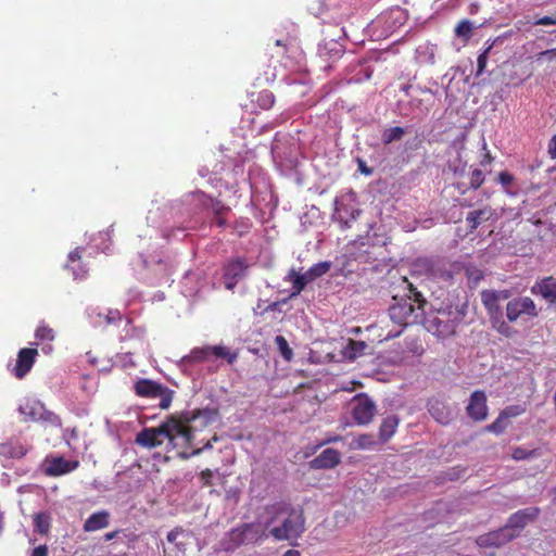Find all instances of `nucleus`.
<instances>
[{"instance_id": "obj_1", "label": "nucleus", "mask_w": 556, "mask_h": 556, "mask_svg": "<svg viewBox=\"0 0 556 556\" xmlns=\"http://www.w3.org/2000/svg\"><path fill=\"white\" fill-rule=\"evenodd\" d=\"M213 419L214 413L210 409L170 415L159 427L140 431L136 443L153 448L167 441L169 448L176 450L180 458L187 459L200 454L203 448L211 447L210 440L201 437V433Z\"/></svg>"}, {"instance_id": "obj_2", "label": "nucleus", "mask_w": 556, "mask_h": 556, "mask_svg": "<svg viewBox=\"0 0 556 556\" xmlns=\"http://www.w3.org/2000/svg\"><path fill=\"white\" fill-rule=\"evenodd\" d=\"M270 518L268 535L276 541H289L299 539L305 530V519L301 509H295L288 504H275L267 507Z\"/></svg>"}, {"instance_id": "obj_3", "label": "nucleus", "mask_w": 556, "mask_h": 556, "mask_svg": "<svg viewBox=\"0 0 556 556\" xmlns=\"http://www.w3.org/2000/svg\"><path fill=\"white\" fill-rule=\"evenodd\" d=\"M409 287V294L393 296L394 303L389 307L391 320L400 327L393 337L400 336L403 328L409 325L421 324L425 315L426 300L412 285Z\"/></svg>"}, {"instance_id": "obj_4", "label": "nucleus", "mask_w": 556, "mask_h": 556, "mask_svg": "<svg viewBox=\"0 0 556 556\" xmlns=\"http://www.w3.org/2000/svg\"><path fill=\"white\" fill-rule=\"evenodd\" d=\"M466 315L465 306L447 305L437 309L435 314L424 315L421 324L427 331L444 339L453 336L458 325L464 320Z\"/></svg>"}, {"instance_id": "obj_5", "label": "nucleus", "mask_w": 556, "mask_h": 556, "mask_svg": "<svg viewBox=\"0 0 556 556\" xmlns=\"http://www.w3.org/2000/svg\"><path fill=\"white\" fill-rule=\"evenodd\" d=\"M269 523L265 522H244L227 532L222 541L223 549L232 552L242 545L258 544L266 540L268 535Z\"/></svg>"}, {"instance_id": "obj_6", "label": "nucleus", "mask_w": 556, "mask_h": 556, "mask_svg": "<svg viewBox=\"0 0 556 556\" xmlns=\"http://www.w3.org/2000/svg\"><path fill=\"white\" fill-rule=\"evenodd\" d=\"M136 395L147 399H160L159 406L167 409L173 401L174 391L151 379H139L134 384Z\"/></svg>"}, {"instance_id": "obj_7", "label": "nucleus", "mask_w": 556, "mask_h": 556, "mask_svg": "<svg viewBox=\"0 0 556 556\" xmlns=\"http://www.w3.org/2000/svg\"><path fill=\"white\" fill-rule=\"evenodd\" d=\"M352 415L356 424L367 425L376 414V404L366 394H357L351 401Z\"/></svg>"}, {"instance_id": "obj_8", "label": "nucleus", "mask_w": 556, "mask_h": 556, "mask_svg": "<svg viewBox=\"0 0 556 556\" xmlns=\"http://www.w3.org/2000/svg\"><path fill=\"white\" fill-rule=\"evenodd\" d=\"M521 315L530 317L539 315L535 303L529 296L515 298L506 305V317L510 323L516 321Z\"/></svg>"}, {"instance_id": "obj_9", "label": "nucleus", "mask_w": 556, "mask_h": 556, "mask_svg": "<svg viewBox=\"0 0 556 556\" xmlns=\"http://www.w3.org/2000/svg\"><path fill=\"white\" fill-rule=\"evenodd\" d=\"M248 267L249 266L245 263V260L242 257H237L229 261L225 265L223 274L225 288L228 290H233L239 280L245 276Z\"/></svg>"}, {"instance_id": "obj_10", "label": "nucleus", "mask_w": 556, "mask_h": 556, "mask_svg": "<svg viewBox=\"0 0 556 556\" xmlns=\"http://www.w3.org/2000/svg\"><path fill=\"white\" fill-rule=\"evenodd\" d=\"M515 539V534L509 532V529L504 526L497 530L490 531L488 533L481 534L477 538L476 543L480 547L484 548H498L509 543Z\"/></svg>"}, {"instance_id": "obj_11", "label": "nucleus", "mask_w": 556, "mask_h": 556, "mask_svg": "<svg viewBox=\"0 0 556 556\" xmlns=\"http://www.w3.org/2000/svg\"><path fill=\"white\" fill-rule=\"evenodd\" d=\"M538 507H527L513 514L505 525L510 533L515 534V539L519 536L521 530L539 516Z\"/></svg>"}, {"instance_id": "obj_12", "label": "nucleus", "mask_w": 556, "mask_h": 556, "mask_svg": "<svg viewBox=\"0 0 556 556\" xmlns=\"http://www.w3.org/2000/svg\"><path fill=\"white\" fill-rule=\"evenodd\" d=\"M38 356L37 349L23 348L17 353V358L12 372L15 378L23 379L33 368L36 357Z\"/></svg>"}, {"instance_id": "obj_13", "label": "nucleus", "mask_w": 556, "mask_h": 556, "mask_svg": "<svg viewBox=\"0 0 556 556\" xmlns=\"http://www.w3.org/2000/svg\"><path fill=\"white\" fill-rule=\"evenodd\" d=\"M467 415L475 421H482L488 416L486 395L483 391H475L466 407Z\"/></svg>"}, {"instance_id": "obj_14", "label": "nucleus", "mask_w": 556, "mask_h": 556, "mask_svg": "<svg viewBox=\"0 0 556 556\" xmlns=\"http://www.w3.org/2000/svg\"><path fill=\"white\" fill-rule=\"evenodd\" d=\"M78 460H67L64 457L47 458V467L45 472L51 477H58L70 473L78 468Z\"/></svg>"}, {"instance_id": "obj_15", "label": "nucleus", "mask_w": 556, "mask_h": 556, "mask_svg": "<svg viewBox=\"0 0 556 556\" xmlns=\"http://www.w3.org/2000/svg\"><path fill=\"white\" fill-rule=\"evenodd\" d=\"M429 414L440 424L447 425L454 417V410L443 401L432 399L428 402Z\"/></svg>"}, {"instance_id": "obj_16", "label": "nucleus", "mask_w": 556, "mask_h": 556, "mask_svg": "<svg viewBox=\"0 0 556 556\" xmlns=\"http://www.w3.org/2000/svg\"><path fill=\"white\" fill-rule=\"evenodd\" d=\"M450 149L453 150L456 153V157L454 160H450L447 162V168L458 177H462L466 173L467 162L463 160L462 157V151L465 149V142L464 138H457L455 139L451 146Z\"/></svg>"}, {"instance_id": "obj_17", "label": "nucleus", "mask_w": 556, "mask_h": 556, "mask_svg": "<svg viewBox=\"0 0 556 556\" xmlns=\"http://www.w3.org/2000/svg\"><path fill=\"white\" fill-rule=\"evenodd\" d=\"M531 293L541 295L548 303L556 301V278L548 276L536 281L531 288Z\"/></svg>"}, {"instance_id": "obj_18", "label": "nucleus", "mask_w": 556, "mask_h": 556, "mask_svg": "<svg viewBox=\"0 0 556 556\" xmlns=\"http://www.w3.org/2000/svg\"><path fill=\"white\" fill-rule=\"evenodd\" d=\"M340 463V453L334 448H326L309 462L312 469H331Z\"/></svg>"}, {"instance_id": "obj_19", "label": "nucleus", "mask_w": 556, "mask_h": 556, "mask_svg": "<svg viewBox=\"0 0 556 556\" xmlns=\"http://www.w3.org/2000/svg\"><path fill=\"white\" fill-rule=\"evenodd\" d=\"M43 404L38 400H27L18 408L24 421H39L42 417Z\"/></svg>"}, {"instance_id": "obj_20", "label": "nucleus", "mask_w": 556, "mask_h": 556, "mask_svg": "<svg viewBox=\"0 0 556 556\" xmlns=\"http://www.w3.org/2000/svg\"><path fill=\"white\" fill-rule=\"evenodd\" d=\"M110 514L106 510L94 513L84 523L86 532H93L109 526Z\"/></svg>"}, {"instance_id": "obj_21", "label": "nucleus", "mask_w": 556, "mask_h": 556, "mask_svg": "<svg viewBox=\"0 0 556 556\" xmlns=\"http://www.w3.org/2000/svg\"><path fill=\"white\" fill-rule=\"evenodd\" d=\"M190 535L191 532L189 530L177 526L167 533L166 540L168 543L174 544L176 552L185 553L187 549V544L186 542L179 540V538H190Z\"/></svg>"}, {"instance_id": "obj_22", "label": "nucleus", "mask_w": 556, "mask_h": 556, "mask_svg": "<svg viewBox=\"0 0 556 556\" xmlns=\"http://www.w3.org/2000/svg\"><path fill=\"white\" fill-rule=\"evenodd\" d=\"M492 216L491 207H483L476 211H471L466 216V222L469 225L470 232L476 230L483 222H486Z\"/></svg>"}, {"instance_id": "obj_23", "label": "nucleus", "mask_w": 556, "mask_h": 556, "mask_svg": "<svg viewBox=\"0 0 556 556\" xmlns=\"http://www.w3.org/2000/svg\"><path fill=\"white\" fill-rule=\"evenodd\" d=\"M399 425V417L396 415H390L386 417L379 429V439L382 443H386L395 432Z\"/></svg>"}, {"instance_id": "obj_24", "label": "nucleus", "mask_w": 556, "mask_h": 556, "mask_svg": "<svg viewBox=\"0 0 556 556\" xmlns=\"http://www.w3.org/2000/svg\"><path fill=\"white\" fill-rule=\"evenodd\" d=\"M33 523L35 531L41 535H48L51 529V517L48 513L40 511L34 515Z\"/></svg>"}, {"instance_id": "obj_25", "label": "nucleus", "mask_w": 556, "mask_h": 556, "mask_svg": "<svg viewBox=\"0 0 556 556\" xmlns=\"http://www.w3.org/2000/svg\"><path fill=\"white\" fill-rule=\"evenodd\" d=\"M289 277L292 282V295L300 294L305 289L306 285L312 282L307 278L306 273L299 274L295 270H291Z\"/></svg>"}, {"instance_id": "obj_26", "label": "nucleus", "mask_w": 556, "mask_h": 556, "mask_svg": "<svg viewBox=\"0 0 556 556\" xmlns=\"http://www.w3.org/2000/svg\"><path fill=\"white\" fill-rule=\"evenodd\" d=\"M480 295H481V301L490 316L491 323H493L497 318H502L503 314H502V308H501L498 302L493 301L491 298L486 296L482 292L480 293Z\"/></svg>"}, {"instance_id": "obj_27", "label": "nucleus", "mask_w": 556, "mask_h": 556, "mask_svg": "<svg viewBox=\"0 0 556 556\" xmlns=\"http://www.w3.org/2000/svg\"><path fill=\"white\" fill-rule=\"evenodd\" d=\"M26 453V447L20 443H5L0 445V454L11 458H22Z\"/></svg>"}, {"instance_id": "obj_28", "label": "nucleus", "mask_w": 556, "mask_h": 556, "mask_svg": "<svg viewBox=\"0 0 556 556\" xmlns=\"http://www.w3.org/2000/svg\"><path fill=\"white\" fill-rule=\"evenodd\" d=\"M81 260V251L79 248L75 249L68 254V263L66 265L67 268H70L74 276L76 278L83 277L86 273L85 269H83L79 265V262Z\"/></svg>"}, {"instance_id": "obj_29", "label": "nucleus", "mask_w": 556, "mask_h": 556, "mask_svg": "<svg viewBox=\"0 0 556 556\" xmlns=\"http://www.w3.org/2000/svg\"><path fill=\"white\" fill-rule=\"evenodd\" d=\"M194 195L198 197L199 200L204 205H210L213 208L216 216H222L224 213H226L228 211V207L224 206L220 203V201H217L210 197H206L202 191L195 192Z\"/></svg>"}, {"instance_id": "obj_30", "label": "nucleus", "mask_w": 556, "mask_h": 556, "mask_svg": "<svg viewBox=\"0 0 556 556\" xmlns=\"http://www.w3.org/2000/svg\"><path fill=\"white\" fill-rule=\"evenodd\" d=\"M331 268V262L325 261L314 264L305 273L311 281L326 275Z\"/></svg>"}, {"instance_id": "obj_31", "label": "nucleus", "mask_w": 556, "mask_h": 556, "mask_svg": "<svg viewBox=\"0 0 556 556\" xmlns=\"http://www.w3.org/2000/svg\"><path fill=\"white\" fill-rule=\"evenodd\" d=\"M501 41V37L495 38L491 43H489V46L483 50V52L479 54L477 60V76L483 74L486 67L488 58L491 54L493 47Z\"/></svg>"}, {"instance_id": "obj_32", "label": "nucleus", "mask_w": 556, "mask_h": 556, "mask_svg": "<svg viewBox=\"0 0 556 556\" xmlns=\"http://www.w3.org/2000/svg\"><path fill=\"white\" fill-rule=\"evenodd\" d=\"M477 28V25L469 21V20H463L460 21L456 28H455V35L458 37V38H462L464 39L465 41L469 40L471 35H472V30Z\"/></svg>"}, {"instance_id": "obj_33", "label": "nucleus", "mask_w": 556, "mask_h": 556, "mask_svg": "<svg viewBox=\"0 0 556 556\" xmlns=\"http://www.w3.org/2000/svg\"><path fill=\"white\" fill-rule=\"evenodd\" d=\"M211 355H214L217 358H224L228 364H233L238 358L237 352H230L223 345L211 346Z\"/></svg>"}, {"instance_id": "obj_34", "label": "nucleus", "mask_w": 556, "mask_h": 556, "mask_svg": "<svg viewBox=\"0 0 556 556\" xmlns=\"http://www.w3.org/2000/svg\"><path fill=\"white\" fill-rule=\"evenodd\" d=\"M405 135V129L400 126L391 127L382 132L381 140L384 144H389L393 141H400Z\"/></svg>"}, {"instance_id": "obj_35", "label": "nucleus", "mask_w": 556, "mask_h": 556, "mask_svg": "<svg viewBox=\"0 0 556 556\" xmlns=\"http://www.w3.org/2000/svg\"><path fill=\"white\" fill-rule=\"evenodd\" d=\"M370 348L367 344V342H365L363 340L356 341V340L350 339V361H353L359 356L367 354L368 353L367 351Z\"/></svg>"}, {"instance_id": "obj_36", "label": "nucleus", "mask_w": 556, "mask_h": 556, "mask_svg": "<svg viewBox=\"0 0 556 556\" xmlns=\"http://www.w3.org/2000/svg\"><path fill=\"white\" fill-rule=\"evenodd\" d=\"M515 460L532 459L541 456L539 448L527 450L521 446H517L513 450L511 454Z\"/></svg>"}, {"instance_id": "obj_37", "label": "nucleus", "mask_w": 556, "mask_h": 556, "mask_svg": "<svg viewBox=\"0 0 556 556\" xmlns=\"http://www.w3.org/2000/svg\"><path fill=\"white\" fill-rule=\"evenodd\" d=\"M211 355V346L193 349L186 357L190 363H201L206 361Z\"/></svg>"}, {"instance_id": "obj_38", "label": "nucleus", "mask_w": 556, "mask_h": 556, "mask_svg": "<svg viewBox=\"0 0 556 556\" xmlns=\"http://www.w3.org/2000/svg\"><path fill=\"white\" fill-rule=\"evenodd\" d=\"M35 337L40 342H51V341H53L55 339V332L48 325L41 324L36 329Z\"/></svg>"}, {"instance_id": "obj_39", "label": "nucleus", "mask_w": 556, "mask_h": 556, "mask_svg": "<svg viewBox=\"0 0 556 556\" xmlns=\"http://www.w3.org/2000/svg\"><path fill=\"white\" fill-rule=\"evenodd\" d=\"M275 342L281 356L288 362L291 361L293 357V351L289 346L287 339L283 336H277L275 338Z\"/></svg>"}, {"instance_id": "obj_40", "label": "nucleus", "mask_w": 556, "mask_h": 556, "mask_svg": "<svg viewBox=\"0 0 556 556\" xmlns=\"http://www.w3.org/2000/svg\"><path fill=\"white\" fill-rule=\"evenodd\" d=\"M255 101L261 109L268 110L274 105L275 97L271 91L263 90V91L258 92Z\"/></svg>"}, {"instance_id": "obj_41", "label": "nucleus", "mask_w": 556, "mask_h": 556, "mask_svg": "<svg viewBox=\"0 0 556 556\" xmlns=\"http://www.w3.org/2000/svg\"><path fill=\"white\" fill-rule=\"evenodd\" d=\"M509 421L500 413L498 417L490 425L486 426L489 432L501 434L508 427Z\"/></svg>"}, {"instance_id": "obj_42", "label": "nucleus", "mask_w": 556, "mask_h": 556, "mask_svg": "<svg viewBox=\"0 0 556 556\" xmlns=\"http://www.w3.org/2000/svg\"><path fill=\"white\" fill-rule=\"evenodd\" d=\"M354 444L357 448L372 450L377 445V441L375 440L372 434H361L354 441Z\"/></svg>"}, {"instance_id": "obj_43", "label": "nucleus", "mask_w": 556, "mask_h": 556, "mask_svg": "<svg viewBox=\"0 0 556 556\" xmlns=\"http://www.w3.org/2000/svg\"><path fill=\"white\" fill-rule=\"evenodd\" d=\"M41 422L53 426V427H61L62 420L59 415L54 414L51 410H48L45 406L42 408V417L40 418Z\"/></svg>"}, {"instance_id": "obj_44", "label": "nucleus", "mask_w": 556, "mask_h": 556, "mask_svg": "<svg viewBox=\"0 0 556 556\" xmlns=\"http://www.w3.org/2000/svg\"><path fill=\"white\" fill-rule=\"evenodd\" d=\"M486 296L491 298L493 301H496L500 303V301L508 300L511 296L510 290H483L481 291Z\"/></svg>"}, {"instance_id": "obj_45", "label": "nucleus", "mask_w": 556, "mask_h": 556, "mask_svg": "<svg viewBox=\"0 0 556 556\" xmlns=\"http://www.w3.org/2000/svg\"><path fill=\"white\" fill-rule=\"evenodd\" d=\"M492 325L502 336L509 338L514 333L513 328L503 318L495 319Z\"/></svg>"}, {"instance_id": "obj_46", "label": "nucleus", "mask_w": 556, "mask_h": 556, "mask_svg": "<svg viewBox=\"0 0 556 556\" xmlns=\"http://www.w3.org/2000/svg\"><path fill=\"white\" fill-rule=\"evenodd\" d=\"M525 412L520 405H511L504 408L501 414L509 421L510 418L517 417Z\"/></svg>"}, {"instance_id": "obj_47", "label": "nucleus", "mask_w": 556, "mask_h": 556, "mask_svg": "<svg viewBox=\"0 0 556 556\" xmlns=\"http://www.w3.org/2000/svg\"><path fill=\"white\" fill-rule=\"evenodd\" d=\"M484 181V175L480 169H473L470 177V188L478 189Z\"/></svg>"}, {"instance_id": "obj_48", "label": "nucleus", "mask_w": 556, "mask_h": 556, "mask_svg": "<svg viewBox=\"0 0 556 556\" xmlns=\"http://www.w3.org/2000/svg\"><path fill=\"white\" fill-rule=\"evenodd\" d=\"M497 181L505 188V191L507 193H511L508 190V186L511 185L514 181V176L511 174H509L508 172H501L498 174Z\"/></svg>"}, {"instance_id": "obj_49", "label": "nucleus", "mask_w": 556, "mask_h": 556, "mask_svg": "<svg viewBox=\"0 0 556 556\" xmlns=\"http://www.w3.org/2000/svg\"><path fill=\"white\" fill-rule=\"evenodd\" d=\"M535 56H536V61L545 60L549 63L555 62L556 61V48L541 51Z\"/></svg>"}, {"instance_id": "obj_50", "label": "nucleus", "mask_w": 556, "mask_h": 556, "mask_svg": "<svg viewBox=\"0 0 556 556\" xmlns=\"http://www.w3.org/2000/svg\"><path fill=\"white\" fill-rule=\"evenodd\" d=\"M213 471L211 469H204L200 472L199 478L201 480L202 486H211L213 485Z\"/></svg>"}, {"instance_id": "obj_51", "label": "nucleus", "mask_w": 556, "mask_h": 556, "mask_svg": "<svg viewBox=\"0 0 556 556\" xmlns=\"http://www.w3.org/2000/svg\"><path fill=\"white\" fill-rule=\"evenodd\" d=\"M371 74H372V70L369 66L362 67L357 74H355L352 78H350V83L352 80L359 83L363 79H368V78H370Z\"/></svg>"}, {"instance_id": "obj_52", "label": "nucleus", "mask_w": 556, "mask_h": 556, "mask_svg": "<svg viewBox=\"0 0 556 556\" xmlns=\"http://www.w3.org/2000/svg\"><path fill=\"white\" fill-rule=\"evenodd\" d=\"M106 324H115L122 320V315L118 311H109V313L104 316Z\"/></svg>"}, {"instance_id": "obj_53", "label": "nucleus", "mask_w": 556, "mask_h": 556, "mask_svg": "<svg viewBox=\"0 0 556 556\" xmlns=\"http://www.w3.org/2000/svg\"><path fill=\"white\" fill-rule=\"evenodd\" d=\"M49 555V548L46 544L39 545L35 547L31 552L30 556H48Z\"/></svg>"}, {"instance_id": "obj_54", "label": "nucleus", "mask_w": 556, "mask_h": 556, "mask_svg": "<svg viewBox=\"0 0 556 556\" xmlns=\"http://www.w3.org/2000/svg\"><path fill=\"white\" fill-rule=\"evenodd\" d=\"M357 161V164H358V170L362 173V174H365V175H370L372 173V168L368 167L365 163V161H363L362 159L357 157L356 159Z\"/></svg>"}, {"instance_id": "obj_55", "label": "nucleus", "mask_w": 556, "mask_h": 556, "mask_svg": "<svg viewBox=\"0 0 556 556\" xmlns=\"http://www.w3.org/2000/svg\"><path fill=\"white\" fill-rule=\"evenodd\" d=\"M534 24L535 25H556V17L543 16V17L539 18Z\"/></svg>"}, {"instance_id": "obj_56", "label": "nucleus", "mask_w": 556, "mask_h": 556, "mask_svg": "<svg viewBox=\"0 0 556 556\" xmlns=\"http://www.w3.org/2000/svg\"><path fill=\"white\" fill-rule=\"evenodd\" d=\"M548 154L552 159H556V135H554L549 140Z\"/></svg>"}, {"instance_id": "obj_57", "label": "nucleus", "mask_w": 556, "mask_h": 556, "mask_svg": "<svg viewBox=\"0 0 556 556\" xmlns=\"http://www.w3.org/2000/svg\"><path fill=\"white\" fill-rule=\"evenodd\" d=\"M118 532H119L118 530H115V531L105 533L104 534V540L105 541H111V540L115 539L116 535L118 534Z\"/></svg>"}, {"instance_id": "obj_58", "label": "nucleus", "mask_w": 556, "mask_h": 556, "mask_svg": "<svg viewBox=\"0 0 556 556\" xmlns=\"http://www.w3.org/2000/svg\"><path fill=\"white\" fill-rule=\"evenodd\" d=\"M492 161H493V157L488 152V153H485L484 157L481 160V165L485 166L486 164H490Z\"/></svg>"}, {"instance_id": "obj_59", "label": "nucleus", "mask_w": 556, "mask_h": 556, "mask_svg": "<svg viewBox=\"0 0 556 556\" xmlns=\"http://www.w3.org/2000/svg\"><path fill=\"white\" fill-rule=\"evenodd\" d=\"M282 556H301V553L296 549H288Z\"/></svg>"}, {"instance_id": "obj_60", "label": "nucleus", "mask_w": 556, "mask_h": 556, "mask_svg": "<svg viewBox=\"0 0 556 556\" xmlns=\"http://www.w3.org/2000/svg\"><path fill=\"white\" fill-rule=\"evenodd\" d=\"M215 224L218 226V227H224L225 224H226V220L222 217V216H216L215 218Z\"/></svg>"}, {"instance_id": "obj_61", "label": "nucleus", "mask_w": 556, "mask_h": 556, "mask_svg": "<svg viewBox=\"0 0 556 556\" xmlns=\"http://www.w3.org/2000/svg\"><path fill=\"white\" fill-rule=\"evenodd\" d=\"M364 237L363 236H358L357 239L353 240L352 241V245H356L357 243H359L361 245H365L366 242L364 241Z\"/></svg>"}, {"instance_id": "obj_62", "label": "nucleus", "mask_w": 556, "mask_h": 556, "mask_svg": "<svg viewBox=\"0 0 556 556\" xmlns=\"http://www.w3.org/2000/svg\"><path fill=\"white\" fill-rule=\"evenodd\" d=\"M361 214H362V211H361V210L353 211V212L350 214V220H351V219H356V217H358Z\"/></svg>"}, {"instance_id": "obj_63", "label": "nucleus", "mask_w": 556, "mask_h": 556, "mask_svg": "<svg viewBox=\"0 0 556 556\" xmlns=\"http://www.w3.org/2000/svg\"><path fill=\"white\" fill-rule=\"evenodd\" d=\"M359 332H361V328L359 327L350 328V333H353V334L357 336Z\"/></svg>"}, {"instance_id": "obj_64", "label": "nucleus", "mask_w": 556, "mask_h": 556, "mask_svg": "<svg viewBox=\"0 0 556 556\" xmlns=\"http://www.w3.org/2000/svg\"><path fill=\"white\" fill-rule=\"evenodd\" d=\"M275 45H276L277 47H282L283 49H286V45H285L281 40H279V39H278V40H276Z\"/></svg>"}]
</instances>
